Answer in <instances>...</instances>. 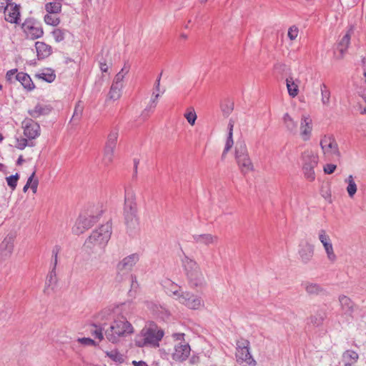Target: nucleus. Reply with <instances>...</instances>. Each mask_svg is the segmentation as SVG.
Listing matches in <instances>:
<instances>
[{"label": "nucleus", "instance_id": "obj_1", "mask_svg": "<svg viewBox=\"0 0 366 366\" xmlns=\"http://www.w3.org/2000/svg\"><path fill=\"white\" fill-rule=\"evenodd\" d=\"M112 234V225L109 222L101 225L94 230L86 239L84 249L89 254L100 257L107 244Z\"/></svg>", "mask_w": 366, "mask_h": 366}, {"label": "nucleus", "instance_id": "obj_2", "mask_svg": "<svg viewBox=\"0 0 366 366\" xmlns=\"http://www.w3.org/2000/svg\"><path fill=\"white\" fill-rule=\"evenodd\" d=\"M183 267L188 283L192 288L199 290L207 285V276L196 261L185 257L183 260Z\"/></svg>", "mask_w": 366, "mask_h": 366}, {"label": "nucleus", "instance_id": "obj_3", "mask_svg": "<svg viewBox=\"0 0 366 366\" xmlns=\"http://www.w3.org/2000/svg\"><path fill=\"white\" fill-rule=\"evenodd\" d=\"M134 328L132 323L123 316H117L106 330L107 339L112 343H117L122 338L132 335Z\"/></svg>", "mask_w": 366, "mask_h": 366}, {"label": "nucleus", "instance_id": "obj_4", "mask_svg": "<svg viewBox=\"0 0 366 366\" xmlns=\"http://www.w3.org/2000/svg\"><path fill=\"white\" fill-rule=\"evenodd\" d=\"M175 290H172L173 298L179 304L189 310H198L204 307L202 299L189 291H184L178 285H174Z\"/></svg>", "mask_w": 366, "mask_h": 366}, {"label": "nucleus", "instance_id": "obj_5", "mask_svg": "<svg viewBox=\"0 0 366 366\" xmlns=\"http://www.w3.org/2000/svg\"><path fill=\"white\" fill-rule=\"evenodd\" d=\"M164 336V332L157 327H148L142 330L140 333L135 337V345L139 347L147 345L158 347L159 342Z\"/></svg>", "mask_w": 366, "mask_h": 366}, {"label": "nucleus", "instance_id": "obj_6", "mask_svg": "<svg viewBox=\"0 0 366 366\" xmlns=\"http://www.w3.org/2000/svg\"><path fill=\"white\" fill-rule=\"evenodd\" d=\"M174 347L171 352V357L176 362L185 361L191 352L189 344L185 340L184 333H174L172 335Z\"/></svg>", "mask_w": 366, "mask_h": 366}, {"label": "nucleus", "instance_id": "obj_7", "mask_svg": "<svg viewBox=\"0 0 366 366\" xmlns=\"http://www.w3.org/2000/svg\"><path fill=\"white\" fill-rule=\"evenodd\" d=\"M302 169L305 178L309 182L315 179V169L318 164L319 157L312 150H306L301 154Z\"/></svg>", "mask_w": 366, "mask_h": 366}, {"label": "nucleus", "instance_id": "obj_8", "mask_svg": "<svg viewBox=\"0 0 366 366\" xmlns=\"http://www.w3.org/2000/svg\"><path fill=\"white\" fill-rule=\"evenodd\" d=\"M235 160L241 173L246 174L254 170L245 144H237L235 147Z\"/></svg>", "mask_w": 366, "mask_h": 366}, {"label": "nucleus", "instance_id": "obj_9", "mask_svg": "<svg viewBox=\"0 0 366 366\" xmlns=\"http://www.w3.org/2000/svg\"><path fill=\"white\" fill-rule=\"evenodd\" d=\"M318 239L322 245L327 261L330 263L336 262L337 255L335 250L332 239L325 229H322L318 232Z\"/></svg>", "mask_w": 366, "mask_h": 366}, {"label": "nucleus", "instance_id": "obj_10", "mask_svg": "<svg viewBox=\"0 0 366 366\" xmlns=\"http://www.w3.org/2000/svg\"><path fill=\"white\" fill-rule=\"evenodd\" d=\"M322 154L325 157H340V152L338 144L332 135H324L320 142Z\"/></svg>", "mask_w": 366, "mask_h": 366}, {"label": "nucleus", "instance_id": "obj_11", "mask_svg": "<svg viewBox=\"0 0 366 366\" xmlns=\"http://www.w3.org/2000/svg\"><path fill=\"white\" fill-rule=\"evenodd\" d=\"M236 358L239 364H243L246 366H256L257 365L256 361L250 354L249 342L247 340H243L237 343Z\"/></svg>", "mask_w": 366, "mask_h": 366}, {"label": "nucleus", "instance_id": "obj_12", "mask_svg": "<svg viewBox=\"0 0 366 366\" xmlns=\"http://www.w3.org/2000/svg\"><path fill=\"white\" fill-rule=\"evenodd\" d=\"M124 211L127 222L129 219H130L131 222L136 219V194L132 189L125 190Z\"/></svg>", "mask_w": 366, "mask_h": 366}, {"label": "nucleus", "instance_id": "obj_13", "mask_svg": "<svg viewBox=\"0 0 366 366\" xmlns=\"http://www.w3.org/2000/svg\"><path fill=\"white\" fill-rule=\"evenodd\" d=\"M22 129L24 137L30 140L40 136V126L31 119H26L22 122Z\"/></svg>", "mask_w": 366, "mask_h": 366}, {"label": "nucleus", "instance_id": "obj_14", "mask_svg": "<svg viewBox=\"0 0 366 366\" xmlns=\"http://www.w3.org/2000/svg\"><path fill=\"white\" fill-rule=\"evenodd\" d=\"M139 260V255L137 253L131 254L124 257L117 264L118 274L129 272Z\"/></svg>", "mask_w": 366, "mask_h": 366}, {"label": "nucleus", "instance_id": "obj_15", "mask_svg": "<svg viewBox=\"0 0 366 366\" xmlns=\"http://www.w3.org/2000/svg\"><path fill=\"white\" fill-rule=\"evenodd\" d=\"M312 132V120L310 115L302 114L300 122V137L306 142L308 141Z\"/></svg>", "mask_w": 366, "mask_h": 366}, {"label": "nucleus", "instance_id": "obj_16", "mask_svg": "<svg viewBox=\"0 0 366 366\" xmlns=\"http://www.w3.org/2000/svg\"><path fill=\"white\" fill-rule=\"evenodd\" d=\"M315 246L309 242H302L299 245L298 256L303 263L309 262L314 256Z\"/></svg>", "mask_w": 366, "mask_h": 366}, {"label": "nucleus", "instance_id": "obj_17", "mask_svg": "<svg viewBox=\"0 0 366 366\" xmlns=\"http://www.w3.org/2000/svg\"><path fill=\"white\" fill-rule=\"evenodd\" d=\"M4 17L5 20L8 22L17 24L19 19L20 12L19 7L16 4H7L5 6Z\"/></svg>", "mask_w": 366, "mask_h": 366}, {"label": "nucleus", "instance_id": "obj_18", "mask_svg": "<svg viewBox=\"0 0 366 366\" xmlns=\"http://www.w3.org/2000/svg\"><path fill=\"white\" fill-rule=\"evenodd\" d=\"M193 239L197 243L204 244L207 247L215 245L219 241V238L217 235L209 233L194 234L193 235Z\"/></svg>", "mask_w": 366, "mask_h": 366}, {"label": "nucleus", "instance_id": "obj_19", "mask_svg": "<svg viewBox=\"0 0 366 366\" xmlns=\"http://www.w3.org/2000/svg\"><path fill=\"white\" fill-rule=\"evenodd\" d=\"M14 248V240L11 237L4 238L0 244V254L4 258L11 257Z\"/></svg>", "mask_w": 366, "mask_h": 366}, {"label": "nucleus", "instance_id": "obj_20", "mask_svg": "<svg viewBox=\"0 0 366 366\" xmlns=\"http://www.w3.org/2000/svg\"><path fill=\"white\" fill-rule=\"evenodd\" d=\"M350 43V34L347 33L340 40L337 46L338 54H336L335 58L341 60L344 58L345 54L349 47Z\"/></svg>", "mask_w": 366, "mask_h": 366}, {"label": "nucleus", "instance_id": "obj_21", "mask_svg": "<svg viewBox=\"0 0 366 366\" xmlns=\"http://www.w3.org/2000/svg\"><path fill=\"white\" fill-rule=\"evenodd\" d=\"M300 81L293 76H288L286 79V86L288 94L292 97H296L299 94V84Z\"/></svg>", "mask_w": 366, "mask_h": 366}, {"label": "nucleus", "instance_id": "obj_22", "mask_svg": "<svg viewBox=\"0 0 366 366\" xmlns=\"http://www.w3.org/2000/svg\"><path fill=\"white\" fill-rule=\"evenodd\" d=\"M116 309L117 316H123L127 319L134 313V306L132 302H127L120 304Z\"/></svg>", "mask_w": 366, "mask_h": 366}, {"label": "nucleus", "instance_id": "obj_23", "mask_svg": "<svg viewBox=\"0 0 366 366\" xmlns=\"http://www.w3.org/2000/svg\"><path fill=\"white\" fill-rule=\"evenodd\" d=\"M35 47L39 59L46 58L51 54L52 49L51 46L43 41H36Z\"/></svg>", "mask_w": 366, "mask_h": 366}, {"label": "nucleus", "instance_id": "obj_24", "mask_svg": "<svg viewBox=\"0 0 366 366\" xmlns=\"http://www.w3.org/2000/svg\"><path fill=\"white\" fill-rule=\"evenodd\" d=\"M345 183L347 184L346 191L348 196L352 199L357 191V185L355 182V179L353 175H348L344 180Z\"/></svg>", "mask_w": 366, "mask_h": 366}, {"label": "nucleus", "instance_id": "obj_25", "mask_svg": "<svg viewBox=\"0 0 366 366\" xmlns=\"http://www.w3.org/2000/svg\"><path fill=\"white\" fill-rule=\"evenodd\" d=\"M16 79L28 91H31L34 88V84L31 77L27 74L19 72L16 74Z\"/></svg>", "mask_w": 366, "mask_h": 366}, {"label": "nucleus", "instance_id": "obj_26", "mask_svg": "<svg viewBox=\"0 0 366 366\" xmlns=\"http://www.w3.org/2000/svg\"><path fill=\"white\" fill-rule=\"evenodd\" d=\"M89 223L86 218L79 217L76 219L72 227V232L76 235H79L84 232L89 227Z\"/></svg>", "mask_w": 366, "mask_h": 366}, {"label": "nucleus", "instance_id": "obj_27", "mask_svg": "<svg viewBox=\"0 0 366 366\" xmlns=\"http://www.w3.org/2000/svg\"><path fill=\"white\" fill-rule=\"evenodd\" d=\"M282 121L285 128L289 132L293 134L297 133L296 122L289 113H285L283 115Z\"/></svg>", "mask_w": 366, "mask_h": 366}, {"label": "nucleus", "instance_id": "obj_28", "mask_svg": "<svg viewBox=\"0 0 366 366\" xmlns=\"http://www.w3.org/2000/svg\"><path fill=\"white\" fill-rule=\"evenodd\" d=\"M49 112L50 108L49 107L38 104L33 109H30L29 113L31 117L34 118H38L41 115L49 114Z\"/></svg>", "mask_w": 366, "mask_h": 366}, {"label": "nucleus", "instance_id": "obj_29", "mask_svg": "<svg viewBox=\"0 0 366 366\" xmlns=\"http://www.w3.org/2000/svg\"><path fill=\"white\" fill-rule=\"evenodd\" d=\"M234 124V121L230 119L229 122V124H228L229 132H228L227 138V140L225 142V147H224V152H223L224 154H227L230 150V149L232 147V146L234 144V141H233Z\"/></svg>", "mask_w": 366, "mask_h": 366}, {"label": "nucleus", "instance_id": "obj_30", "mask_svg": "<svg viewBox=\"0 0 366 366\" xmlns=\"http://www.w3.org/2000/svg\"><path fill=\"white\" fill-rule=\"evenodd\" d=\"M359 359L358 354L352 350H347L342 354V361L344 364L355 365Z\"/></svg>", "mask_w": 366, "mask_h": 366}, {"label": "nucleus", "instance_id": "obj_31", "mask_svg": "<svg viewBox=\"0 0 366 366\" xmlns=\"http://www.w3.org/2000/svg\"><path fill=\"white\" fill-rule=\"evenodd\" d=\"M44 9L46 13L60 14L62 9V4L60 1H51L45 4Z\"/></svg>", "mask_w": 366, "mask_h": 366}, {"label": "nucleus", "instance_id": "obj_32", "mask_svg": "<svg viewBox=\"0 0 366 366\" xmlns=\"http://www.w3.org/2000/svg\"><path fill=\"white\" fill-rule=\"evenodd\" d=\"M305 291L311 295H317L323 292V288L315 282H306L305 284Z\"/></svg>", "mask_w": 366, "mask_h": 366}, {"label": "nucleus", "instance_id": "obj_33", "mask_svg": "<svg viewBox=\"0 0 366 366\" xmlns=\"http://www.w3.org/2000/svg\"><path fill=\"white\" fill-rule=\"evenodd\" d=\"M122 86L112 84L108 93V99L114 102L119 99L122 97Z\"/></svg>", "mask_w": 366, "mask_h": 366}, {"label": "nucleus", "instance_id": "obj_34", "mask_svg": "<svg viewBox=\"0 0 366 366\" xmlns=\"http://www.w3.org/2000/svg\"><path fill=\"white\" fill-rule=\"evenodd\" d=\"M161 75L157 78L155 82V92L152 94V100H151V107L154 108L157 105V99L160 97L161 94H163L164 92V90L162 92L160 91V80H161Z\"/></svg>", "mask_w": 366, "mask_h": 366}, {"label": "nucleus", "instance_id": "obj_35", "mask_svg": "<svg viewBox=\"0 0 366 366\" xmlns=\"http://www.w3.org/2000/svg\"><path fill=\"white\" fill-rule=\"evenodd\" d=\"M321 102L324 107H328L330 104V92L325 84L320 86Z\"/></svg>", "mask_w": 366, "mask_h": 366}, {"label": "nucleus", "instance_id": "obj_36", "mask_svg": "<svg viewBox=\"0 0 366 366\" xmlns=\"http://www.w3.org/2000/svg\"><path fill=\"white\" fill-rule=\"evenodd\" d=\"M58 14H59L46 13L44 17V21L45 24L52 26H58L61 22L60 18L58 16Z\"/></svg>", "mask_w": 366, "mask_h": 366}, {"label": "nucleus", "instance_id": "obj_37", "mask_svg": "<svg viewBox=\"0 0 366 366\" xmlns=\"http://www.w3.org/2000/svg\"><path fill=\"white\" fill-rule=\"evenodd\" d=\"M26 32L27 33V36L33 39L40 38L44 34L41 28L36 26H26Z\"/></svg>", "mask_w": 366, "mask_h": 366}, {"label": "nucleus", "instance_id": "obj_38", "mask_svg": "<svg viewBox=\"0 0 366 366\" xmlns=\"http://www.w3.org/2000/svg\"><path fill=\"white\" fill-rule=\"evenodd\" d=\"M184 117L191 126H194L195 124L197 115L193 107L187 109L185 113L184 114Z\"/></svg>", "mask_w": 366, "mask_h": 366}, {"label": "nucleus", "instance_id": "obj_39", "mask_svg": "<svg viewBox=\"0 0 366 366\" xmlns=\"http://www.w3.org/2000/svg\"><path fill=\"white\" fill-rule=\"evenodd\" d=\"M114 148L110 147H105L104 152V157H103V163L105 165L109 164L112 160L114 157Z\"/></svg>", "mask_w": 366, "mask_h": 366}, {"label": "nucleus", "instance_id": "obj_40", "mask_svg": "<svg viewBox=\"0 0 366 366\" xmlns=\"http://www.w3.org/2000/svg\"><path fill=\"white\" fill-rule=\"evenodd\" d=\"M107 355L113 361L122 363L124 362V355L121 354L119 351L114 350L109 352H107Z\"/></svg>", "mask_w": 366, "mask_h": 366}, {"label": "nucleus", "instance_id": "obj_41", "mask_svg": "<svg viewBox=\"0 0 366 366\" xmlns=\"http://www.w3.org/2000/svg\"><path fill=\"white\" fill-rule=\"evenodd\" d=\"M118 132L116 130L112 131L107 137V142L106 146L115 148V145L118 139Z\"/></svg>", "mask_w": 366, "mask_h": 366}, {"label": "nucleus", "instance_id": "obj_42", "mask_svg": "<svg viewBox=\"0 0 366 366\" xmlns=\"http://www.w3.org/2000/svg\"><path fill=\"white\" fill-rule=\"evenodd\" d=\"M299 34L300 30L297 26L292 25L289 27L287 31V36L290 41H294L297 40L299 36Z\"/></svg>", "mask_w": 366, "mask_h": 366}, {"label": "nucleus", "instance_id": "obj_43", "mask_svg": "<svg viewBox=\"0 0 366 366\" xmlns=\"http://www.w3.org/2000/svg\"><path fill=\"white\" fill-rule=\"evenodd\" d=\"M35 177V171L32 172L30 177L28 178L26 182V184L30 187L34 194H35L37 191L39 181L37 179H34Z\"/></svg>", "mask_w": 366, "mask_h": 366}, {"label": "nucleus", "instance_id": "obj_44", "mask_svg": "<svg viewBox=\"0 0 366 366\" xmlns=\"http://www.w3.org/2000/svg\"><path fill=\"white\" fill-rule=\"evenodd\" d=\"M127 73V70L122 69L119 73L116 74L112 84L123 87V81Z\"/></svg>", "mask_w": 366, "mask_h": 366}, {"label": "nucleus", "instance_id": "obj_45", "mask_svg": "<svg viewBox=\"0 0 366 366\" xmlns=\"http://www.w3.org/2000/svg\"><path fill=\"white\" fill-rule=\"evenodd\" d=\"M31 141L30 139H29L28 138L26 137H24V138H18L16 139V144L15 145V147L19 149V150H23L26 147H32L33 146V144H29V142Z\"/></svg>", "mask_w": 366, "mask_h": 366}, {"label": "nucleus", "instance_id": "obj_46", "mask_svg": "<svg viewBox=\"0 0 366 366\" xmlns=\"http://www.w3.org/2000/svg\"><path fill=\"white\" fill-rule=\"evenodd\" d=\"M38 76L40 79H42L43 80L47 81V82H49V83L54 81L55 79V77H56L54 72L50 70H47L46 72L40 73L39 74H38Z\"/></svg>", "mask_w": 366, "mask_h": 366}, {"label": "nucleus", "instance_id": "obj_47", "mask_svg": "<svg viewBox=\"0 0 366 366\" xmlns=\"http://www.w3.org/2000/svg\"><path fill=\"white\" fill-rule=\"evenodd\" d=\"M222 111L224 116L228 117L234 109V104L231 102H225L221 106Z\"/></svg>", "mask_w": 366, "mask_h": 366}, {"label": "nucleus", "instance_id": "obj_48", "mask_svg": "<svg viewBox=\"0 0 366 366\" xmlns=\"http://www.w3.org/2000/svg\"><path fill=\"white\" fill-rule=\"evenodd\" d=\"M56 274L55 272L52 271L48 274L46 277V284L48 285V287H51V289H53V287L56 285Z\"/></svg>", "mask_w": 366, "mask_h": 366}, {"label": "nucleus", "instance_id": "obj_49", "mask_svg": "<svg viewBox=\"0 0 366 366\" xmlns=\"http://www.w3.org/2000/svg\"><path fill=\"white\" fill-rule=\"evenodd\" d=\"M52 36L56 42H61L64 39V32L60 29H54L52 31Z\"/></svg>", "mask_w": 366, "mask_h": 366}, {"label": "nucleus", "instance_id": "obj_50", "mask_svg": "<svg viewBox=\"0 0 366 366\" xmlns=\"http://www.w3.org/2000/svg\"><path fill=\"white\" fill-rule=\"evenodd\" d=\"M18 179H19L18 174H16L15 175H11V176L6 177L7 184L12 189H14L16 188Z\"/></svg>", "mask_w": 366, "mask_h": 366}, {"label": "nucleus", "instance_id": "obj_51", "mask_svg": "<svg viewBox=\"0 0 366 366\" xmlns=\"http://www.w3.org/2000/svg\"><path fill=\"white\" fill-rule=\"evenodd\" d=\"M337 165L335 164H326L323 167V171L327 174H332L335 172Z\"/></svg>", "mask_w": 366, "mask_h": 366}, {"label": "nucleus", "instance_id": "obj_52", "mask_svg": "<svg viewBox=\"0 0 366 366\" xmlns=\"http://www.w3.org/2000/svg\"><path fill=\"white\" fill-rule=\"evenodd\" d=\"M94 327L95 330L92 331V335L99 340H102L104 339V335L102 328L98 327L97 325H94Z\"/></svg>", "mask_w": 366, "mask_h": 366}, {"label": "nucleus", "instance_id": "obj_53", "mask_svg": "<svg viewBox=\"0 0 366 366\" xmlns=\"http://www.w3.org/2000/svg\"><path fill=\"white\" fill-rule=\"evenodd\" d=\"M77 341L84 345H95V342L89 337H81L79 338Z\"/></svg>", "mask_w": 366, "mask_h": 366}, {"label": "nucleus", "instance_id": "obj_54", "mask_svg": "<svg viewBox=\"0 0 366 366\" xmlns=\"http://www.w3.org/2000/svg\"><path fill=\"white\" fill-rule=\"evenodd\" d=\"M340 302L341 305L344 307H350L351 305V300L349 297L346 296L340 297Z\"/></svg>", "mask_w": 366, "mask_h": 366}, {"label": "nucleus", "instance_id": "obj_55", "mask_svg": "<svg viewBox=\"0 0 366 366\" xmlns=\"http://www.w3.org/2000/svg\"><path fill=\"white\" fill-rule=\"evenodd\" d=\"M112 66V62L104 61L100 62V69L102 72H108L109 68Z\"/></svg>", "mask_w": 366, "mask_h": 366}, {"label": "nucleus", "instance_id": "obj_56", "mask_svg": "<svg viewBox=\"0 0 366 366\" xmlns=\"http://www.w3.org/2000/svg\"><path fill=\"white\" fill-rule=\"evenodd\" d=\"M59 252V248L58 247H54L52 250V257H53V262H54V267L57 264Z\"/></svg>", "mask_w": 366, "mask_h": 366}, {"label": "nucleus", "instance_id": "obj_57", "mask_svg": "<svg viewBox=\"0 0 366 366\" xmlns=\"http://www.w3.org/2000/svg\"><path fill=\"white\" fill-rule=\"evenodd\" d=\"M16 72H17V69H11V70L8 71L6 72V80H7L8 81H10V82H11V81H12V79H13L14 76V75H15V76L16 75Z\"/></svg>", "mask_w": 366, "mask_h": 366}, {"label": "nucleus", "instance_id": "obj_58", "mask_svg": "<svg viewBox=\"0 0 366 366\" xmlns=\"http://www.w3.org/2000/svg\"><path fill=\"white\" fill-rule=\"evenodd\" d=\"M324 318H325V317L323 315L320 316L319 318H317L315 316H312L310 317V321L314 325H319L322 322Z\"/></svg>", "mask_w": 366, "mask_h": 366}, {"label": "nucleus", "instance_id": "obj_59", "mask_svg": "<svg viewBox=\"0 0 366 366\" xmlns=\"http://www.w3.org/2000/svg\"><path fill=\"white\" fill-rule=\"evenodd\" d=\"M167 285H165V287H167V285L169 287H167V293L170 295V296H172L173 297V294H172V290H175V287L174 285H177L176 284H174V282H172L170 281H168L166 282Z\"/></svg>", "mask_w": 366, "mask_h": 366}, {"label": "nucleus", "instance_id": "obj_60", "mask_svg": "<svg viewBox=\"0 0 366 366\" xmlns=\"http://www.w3.org/2000/svg\"><path fill=\"white\" fill-rule=\"evenodd\" d=\"M359 95L364 99L366 103V88L358 92Z\"/></svg>", "mask_w": 366, "mask_h": 366}, {"label": "nucleus", "instance_id": "obj_61", "mask_svg": "<svg viewBox=\"0 0 366 366\" xmlns=\"http://www.w3.org/2000/svg\"><path fill=\"white\" fill-rule=\"evenodd\" d=\"M8 3L6 1V0H0V9H5L6 5Z\"/></svg>", "mask_w": 366, "mask_h": 366}, {"label": "nucleus", "instance_id": "obj_62", "mask_svg": "<svg viewBox=\"0 0 366 366\" xmlns=\"http://www.w3.org/2000/svg\"><path fill=\"white\" fill-rule=\"evenodd\" d=\"M179 37L182 40H187L188 38V36H187V34L182 33L180 34Z\"/></svg>", "mask_w": 366, "mask_h": 366}, {"label": "nucleus", "instance_id": "obj_63", "mask_svg": "<svg viewBox=\"0 0 366 366\" xmlns=\"http://www.w3.org/2000/svg\"><path fill=\"white\" fill-rule=\"evenodd\" d=\"M29 187H29V186H28V185L26 184L24 185V188H23V191H24V192H26L28 190V189H29Z\"/></svg>", "mask_w": 366, "mask_h": 366}, {"label": "nucleus", "instance_id": "obj_64", "mask_svg": "<svg viewBox=\"0 0 366 366\" xmlns=\"http://www.w3.org/2000/svg\"><path fill=\"white\" fill-rule=\"evenodd\" d=\"M362 62L364 66H366V56L362 59Z\"/></svg>", "mask_w": 366, "mask_h": 366}]
</instances>
